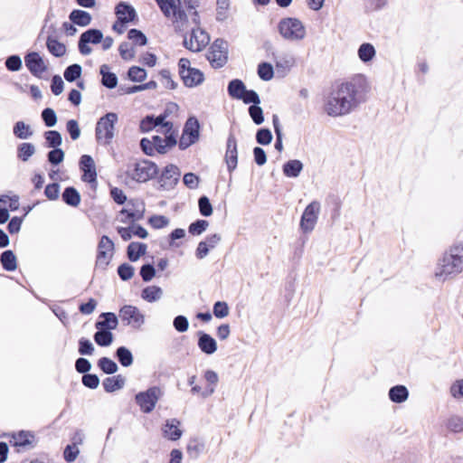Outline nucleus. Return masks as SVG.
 Returning a JSON list of instances; mask_svg holds the SVG:
<instances>
[{
    "mask_svg": "<svg viewBox=\"0 0 463 463\" xmlns=\"http://www.w3.org/2000/svg\"><path fill=\"white\" fill-rule=\"evenodd\" d=\"M356 92L354 83H341L327 97L325 103V111L331 117H339L350 113L356 106Z\"/></svg>",
    "mask_w": 463,
    "mask_h": 463,
    "instance_id": "1",
    "label": "nucleus"
},
{
    "mask_svg": "<svg viewBox=\"0 0 463 463\" xmlns=\"http://www.w3.org/2000/svg\"><path fill=\"white\" fill-rule=\"evenodd\" d=\"M463 270V242L453 245L444 253L439 260L435 273L436 277L446 279L450 275H456Z\"/></svg>",
    "mask_w": 463,
    "mask_h": 463,
    "instance_id": "2",
    "label": "nucleus"
},
{
    "mask_svg": "<svg viewBox=\"0 0 463 463\" xmlns=\"http://www.w3.org/2000/svg\"><path fill=\"white\" fill-rule=\"evenodd\" d=\"M279 34L287 41L298 42L306 37L307 32L303 23L298 18L286 17L278 24Z\"/></svg>",
    "mask_w": 463,
    "mask_h": 463,
    "instance_id": "3",
    "label": "nucleus"
},
{
    "mask_svg": "<svg viewBox=\"0 0 463 463\" xmlns=\"http://www.w3.org/2000/svg\"><path fill=\"white\" fill-rule=\"evenodd\" d=\"M118 115L109 112L101 117L96 125L95 135L99 143L109 145L115 136V124L118 122Z\"/></svg>",
    "mask_w": 463,
    "mask_h": 463,
    "instance_id": "4",
    "label": "nucleus"
},
{
    "mask_svg": "<svg viewBox=\"0 0 463 463\" xmlns=\"http://www.w3.org/2000/svg\"><path fill=\"white\" fill-rule=\"evenodd\" d=\"M158 172L157 165L151 161L142 160L128 167V175L137 182H146L154 178Z\"/></svg>",
    "mask_w": 463,
    "mask_h": 463,
    "instance_id": "5",
    "label": "nucleus"
},
{
    "mask_svg": "<svg viewBox=\"0 0 463 463\" xmlns=\"http://www.w3.org/2000/svg\"><path fill=\"white\" fill-rule=\"evenodd\" d=\"M179 75L184 86L194 88L202 84L204 80L203 73L191 67V62L186 58H181L178 61Z\"/></svg>",
    "mask_w": 463,
    "mask_h": 463,
    "instance_id": "6",
    "label": "nucleus"
},
{
    "mask_svg": "<svg viewBox=\"0 0 463 463\" xmlns=\"http://www.w3.org/2000/svg\"><path fill=\"white\" fill-rule=\"evenodd\" d=\"M163 394L164 392L161 388L153 386L145 392L137 393L135 401L142 412L150 413L155 409L156 402Z\"/></svg>",
    "mask_w": 463,
    "mask_h": 463,
    "instance_id": "7",
    "label": "nucleus"
},
{
    "mask_svg": "<svg viewBox=\"0 0 463 463\" xmlns=\"http://www.w3.org/2000/svg\"><path fill=\"white\" fill-rule=\"evenodd\" d=\"M206 57L213 68H222L228 59V43L216 39L210 46Z\"/></svg>",
    "mask_w": 463,
    "mask_h": 463,
    "instance_id": "8",
    "label": "nucleus"
},
{
    "mask_svg": "<svg viewBox=\"0 0 463 463\" xmlns=\"http://www.w3.org/2000/svg\"><path fill=\"white\" fill-rule=\"evenodd\" d=\"M114 253V242L106 235H103L98 244V251L95 266L105 270L111 261Z\"/></svg>",
    "mask_w": 463,
    "mask_h": 463,
    "instance_id": "9",
    "label": "nucleus"
},
{
    "mask_svg": "<svg viewBox=\"0 0 463 463\" xmlns=\"http://www.w3.org/2000/svg\"><path fill=\"white\" fill-rule=\"evenodd\" d=\"M119 318L134 329H139L145 323V316L137 307L131 305H125L120 308Z\"/></svg>",
    "mask_w": 463,
    "mask_h": 463,
    "instance_id": "10",
    "label": "nucleus"
},
{
    "mask_svg": "<svg viewBox=\"0 0 463 463\" xmlns=\"http://www.w3.org/2000/svg\"><path fill=\"white\" fill-rule=\"evenodd\" d=\"M210 42L209 34L200 27L192 30L190 38L184 40V45L191 52H201Z\"/></svg>",
    "mask_w": 463,
    "mask_h": 463,
    "instance_id": "11",
    "label": "nucleus"
},
{
    "mask_svg": "<svg viewBox=\"0 0 463 463\" xmlns=\"http://www.w3.org/2000/svg\"><path fill=\"white\" fill-rule=\"evenodd\" d=\"M103 39V33L99 29H89L82 33L80 36L78 47L79 51L82 55H89L92 50L89 46V43L98 44L101 43Z\"/></svg>",
    "mask_w": 463,
    "mask_h": 463,
    "instance_id": "12",
    "label": "nucleus"
},
{
    "mask_svg": "<svg viewBox=\"0 0 463 463\" xmlns=\"http://www.w3.org/2000/svg\"><path fill=\"white\" fill-rule=\"evenodd\" d=\"M320 203L317 201L310 203L301 216L300 227L305 232H311L317 221Z\"/></svg>",
    "mask_w": 463,
    "mask_h": 463,
    "instance_id": "13",
    "label": "nucleus"
},
{
    "mask_svg": "<svg viewBox=\"0 0 463 463\" xmlns=\"http://www.w3.org/2000/svg\"><path fill=\"white\" fill-rule=\"evenodd\" d=\"M145 203L139 199H131L128 202V208L122 209L120 214H126V219H121L122 222L140 221L144 218Z\"/></svg>",
    "mask_w": 463,
    "mask_h": 463,
    "instance_id": "14",
    "label": "nucleus"
},
{
    "mask_svg": "<svg viewBox=\"0 0 463 463\" xmlns=\"http://www.w3.org/2000/svg\"><path fill=\"white\" fill-rule=\"evenodd\" d=\"M19 200L20 197L17 194H14L12 192L0 194V204L8 203V208L0 207V224H4L9 220V211L14 212L19 209Z\"/></svg>",
    "mask_w": 463,
    "mask_h": 463,
    "instance_id": "15",
    "label": "nucleus"
},
{
    "mask_svg": "<svg viewBox=\"0 0 463 463\" xmlns=\"http://www.w3.org/2000/svg\"><path fill=\"white\" fill-rule=\"evenodd\" d=\"M225 162L229 172H232L238 164L237 140L233 134H230L227 138Z\"/></svg>",
    "mask_w": 463,
    "mask_h": 463,
    "instance_id": "16",
    "label": "nucleus"
},
{
    "mask_svg": "<svg viewBox=\"0 0 463 463\" xmlns=\"http://www.w3.org/2000/svg\"><path fill=\"white\" fill-rule=\"evenodd\" d=\"M179 176V168L175 165H168L162 172L159 183L165 189H169L177 184Z\"/></svg>",
    "mask_w": 463,
    "mask_h": 463,
    "instance_id": "17",
    "label": "nucleus"
},
{
    "mask_svg": "<svg viewBox=\"0 0 463 463\" xmlns=\"http://www.w3.org/2000/svg\"><path fill=\"white\" fill-rule=\"evenodd\" d=\"M199 349L205 354H213L217 350V343L216 340L204 332H198V342H197Z\"/></svg>",
    "mask_w": 463,
    "mask_h": 463,
    "instance_id": "18",
    "label": "nucleus"
},
{
    "mask_svg": "<svg viewBox=\"0 0 463 463\" xmlns=\"http://www.w3.org/2000/svg\"><path fill=\"white\" fill-rule=\"evenodd\" d=\"M115 13L119 22L123 23L132 22L137 16L134 7L126 2H119L115 8Z\"/></svg>",
    "mask_w": 463,
    "mask_h": 463,
    "instance_id": "19",
    "label": "nucleus"
},
{
    "mask_svg": "<svg viewBox=\"0 0 463 463\" xmlns=\"http://www.w3.org/2000/svg\"><path fill=\"white\" fill-rule=\"evenodd\" d=\"M100 317L103 318V320L97 321L95 324V327L97 329H103V330H114L117 328L118 324V319L117 316L112 312H106L102 313L100 315Z\"/></svg>",
    "mask_w": 463,
    "mask_h": 463,
    "instance_id": "20",
    "label": "nucleus"
},
{
    "mask_svg": "<svg viewBox=\"0 0 463 463\" xmlns=\"http://www.w3.org/2000/svg\"><path fill=\"white\" fill-rule=\"evenodd\" d=\"M180 421L176 419L166 420L163 431L166 438L171 440H177L182 436V430L179 429Z\"/></svg>",
    "mask_w": 463,
    "mask_h": 463,
    "instance_id": "21",
    "label": "nucleus"
},
{
    "mask_svg": "<svg viewBox=\"0 0 463 463\" xmlns=\"http://www.w3.org/2000/svg\"><path fill=\"white\" fill-rule=\"evenodd\" d=\"M10 444L14 448V451L20 453L22 449L29 446V431L21 430L18 433H13Z\"/></svg>",
    "mask_w": 463,
    "mask_h": 463,
    "instance_id": "22",
    "label": "nucleus"
},
{
    "mask_svg": "<svg viewBox=\"0 0 463 463\" xmlns=\"http://www.w3.org/2000/svg\"><path fill=\"white\" fill-rule=\"evenodd\" d=\"M47 70V66L39 53L31 52V73L38 78H42L43 73Z\"/></svg>",
    "mask_w": 463,
    "mask_h": 463,
    "instance_id": "23",
    "label": "nucleus"
},
{
    "mask_svg": "<svg viewBox=\"0 0 463 463\" xmlns=\"http://www.w3.org/2000/svg\"><path fill=\"white\" fill-rule=\"evenodd\" d=\"M69 18L73 24L82 27L88 26L92 19L88 12L80 9L73 10L70 14Z\"/></svg>",
    "mask_w": 463,
    "mask_h": 463,
    "instance_id": "24",
    "label": "nucleus"
},
{
    "mask_svg": "<svg viewBox=\"0 0 463 463\" xmlns=\"http://www.w3.org/2000/svg\"><path fill=\"white\" fill-rule=\"evenodd\" d=\"M303 164L300 160L292 159L288 160L283 165V174L287 177L296 178L303 170Z\"/></svg>",
    "mask_w": 463,
    "mask_h": 463,
    "instance_id": "25",
    "label": "nucleus"
},
{
    "mask_svg": "<svg viewBox=\"0 0 463 463\" xmlns=\"http://www.w3.org/2000/svg\"><path fill=\"white\" fill-rule=\"evenodd\" d=\"M0 263L6 271H14L17 268L16 256L11 250L3 251L0 255Z\"/></svg>",
    "mask_w": 463,
    "mask_h": 463,
    "instance_id": "26",
    "label": "nucleus"
},
{
    "mask_svg": "<svg viewBox=\"0 0 463 463\" xmlns=\"http://www.w3.org/2000/svg\"><path fill=\"white\" fill-rule=\"evenodd\" d=\"M102 384H103L104 390L107 392H113L120 390L124 387L125 378L120 374L111 376V377H107L103 381Z\"/></svg>",
    "mask_w": 463,
    "mask_h": 463,
    "instance_id": "27",
    "label": "nucleus"
},
{
    "mask_svg": "<svg viewBox=\"0 0 463 463\" xmlns=\"http://www.w3.org/2000/svg\"><path fill=\"white\" fill-rule=\"evenodd\" d=\"M227 90L232 99H240L244 97L246 87L242 80L234 79L229 82Z\"/></svg>",
    "mask_w": 463,
    "mask_h": 463,
    "instance_id": "28",
    "label": "nucleus"
},
{
    "mask_svg": "<svg viewBox=\"0 0 463 463\" xmlns=\"http://www.w3.org/2000/svg\"><path fill=\"white\" fill-rule=\"evenodd\" d=\"M409 397L408 389L404 385H396L390 389L389 398L392 402L402 403Z\"/></svg>",
    "mask_w": 463,
    "mask_h": 463,
    "instance_id": "29",
    "label": "nucleus"
},
{
    "mask_svg": "<svg viewBox=\"0 0 463 463\" xmlns=\"http://www.w3.org/2000/svg\"><path fill=\"white\" fill-rule=\"evenodd\" d=\"M63 202L72 207H76L80 203L79 192L72 186L66 187L61 194Z\"/></svg>",
    "mask_w": 463,
    "mask_h": 463,
    "instance_id": "30",
    "label": "nucleus"
},
{
    "mask_svg": "<svg viewBox=\"0 0 463 463\" xmlns=\"http://www.w3.org/2000/svg\"><path fill=\"white\" fill-rule=\"evenodd\" d=\"M146 245L141 242H131L128 246V258L131 261H137L146 251Z\"/></svg>",
    "mask_w": 463,
    "mask_h": 463,
    "instance_id": "31",
    "label": "nucleus"
},
{
    "mask_svg": "<svg viewBox=\"0 0 463 463\" xmlns=\"http://www.w3.org/2000/svg\"><path fill=\"white\" fill-rule=\"evenodd\" d=\"M163 296V290L157 286H148L141 292V298L147 302H156Z\"/></svg>",
    "mask_w": 463,
    "mask_h": 463,
    "instance_id": "32",
    "label": "nucleus"
},
{
    "mask_svg": "<svg viewBox=\"0 0 463 463\" xmlns=\"http://www.w3.org/2000/svg\"><path fill=\"white\" fill-rule=\"evenodd\" d=\"M48 51L55 57H61L66 53V46L55 38L49 36L46 41Z\"/></svg>",
    "mask_w": 463,
    "mask_h": 463,
    "instance_id": "33",
    "label": "nucleus"
},
{
    "mask_svg": "<svg viewBox=\"0 0 463 463\" xmlns=\"http://www.w3.org/2000/svg\"><path fill=\"white\" fill-rule=\"evenodd\" d=\"M108 70L109 66L106 64L100 67L101 83L108 89H114L118 84V77L115 73L108 71Z\"/></svg>",
    "mask_w": 463,
    "mask_h": 463,
    "instance_id": "34",
    "label": "nucleus"
},
{
    "mask_svg": "<svg viewBox=\"0 0 463 463\" xmlns=\"http://www.w3.org/2000/svg\"><path fill=\"white\" fill-rule=\"evenodd\" d=\"M200 125L196 118L190 117L184 127L183 133L198 140Z\"/></svg>",
    "mask_w": 463,
    "mask_h": 463,
    "instance_id": "35",
    "label": "nucleus"
},
{
    "mask_svg": "<svg viewBox=\"0 0 463 463\" xmlns=\"http://www.w3.org/2000/svg\"><path fill=\"white\" fill-rule=\"evenodd\" d=\"M93 338L99 346H109L113 342V334L109 330L97 329Z\"/></svg>",
    "mask_w": 463,
    "mask_h": 463,
    "instance_id": "36",
    "label": "nucleus"
},
{
    "mask_svg": "<svg viewBox=\"0 0 463 463\" xmlns=\"http://www.w3.org/2000/svg\"><path fill=\"white\" fill-rule=\"evenodd\" d=\"M116 357L124 367H128L133 364V354L130 350L125 346H120L117 349Z\"/></svg>",
    "mask_w": 463,
    "mask_h": 463,
    "instance_id": "37",
    "label": "nucleus"
},
{
    "mask_svg": "<svg viewBox=\"0 0 463 463\" xmlns=\"http://www.w3.org/2000/svg\"><path fill=\"white\" fill-rule=\"evenodd\" d=\"M375 53L376 52L374 47L368 43L361 44L358 49V57L364 62L372 61L375 56Z\"/></svg>",
    "mask_w": 463,
    "mask_h": 463,
    "instance_id": "38",
    "label": "nucleus"
},
{
    "mask_svg": "<svg viewBox=\"0 0 463 463\" xmlns=\"http://www.w3.org/2000/svg\"><path fill=\"white\" fill-rule=\"evenodd\" d=\"M44 137L48 147H58L62 143V137L60 132L56 130H48L44 133Z\"/></svg>",
    "mask_w": 463,
    "mask_h": 463,
    "instance_id": "39",
    "label": "nucleus"
},
{
    "mask_svg": "<svg viewBox=\"0 0 463 463\" xmlns=\"http://www.w3.org/2000/svg\"><path fill=\"white\" fill-rule=\"evenodd\" d=\"M98 366L103 373L107 374L115 373L118 369V364L108 357H101L98 361Z\"/></svg>",
    "mask_w": 463,
    "mask_h": 463,
    "instance_id": "40",
    "label": "nucleus"
},
{
    "mask_svg": "<svg viewBox=\"0 0 463 463\" xmlns=\"http://www.w3.org/2000/svg\"><path fill=\"white\" fill-rule=\"evenodd\" d=\"M82 72V68L80 64L74 63L68 66L64 71V78L67 81L72 82L78 80Z\"/></svg>",
    "mask_w": 463,
    "mask_h": 463,
    "instance_id": "41",
    "label": "nucleus"
},
{
    "mask_svg": "<svg viewBox=\"0 0 463 463\" xmlns=\"http://www.w3.org/2000/svg\"><path fill=\"white\" fill-rule=\"evenodd\" d=\"M204 449V444L198 439H191L187 444V453L192 458H197Z\"/></svg>",
    "mask_w": 463,
    "mask_h": 463,
    "instance_id": "42",
    "label": "nucleus"
},
{
    "mask_svg": "<svg viewBox=\"0 0 463 463\" xmlns=\"http://www.w3.org/2000/svg\"><path fill=\"white\" fill-rule=\"evenodd\" d=\"M118 52L121 58L125 61H130L134 59L136 55V51L133 44L128 42H123L120 43Z\"/></svg>",
    "mask_w": 463,
    "mask_h": 463,
    "instance_id": "43",
    "label": "nucleus"
},
{
    "mask_svg": "<svg viewBox=\"0 0 463 463\" xmlns=\"http://www.w3.org/2000/svg\"><path fill=\"white\" fill-rule=\"evenodd\" d=\"M128 38L131 40L135 45L145 46L147 43L146 36L137 29H130L128 33Z\"/></svg>",
    "mask_w": 463,
    "mask_h": 463,
    "instance_id": "44",
    "label": "nucleus"
},
{
    "mask_svg": "<svg viewBox=\"0 0 463 463\" xmlns=\"http://www.w3.org/2000/svg\"><path fill=\"white\" fill-rule=\"evenodd\" d=\"M128 75L130 80L142 82L146 78V71L141 67L132 66L128 69Z\"/></svg>",
    "mask_w": 463,
    "mask_h": 463,
    "instance_id": "45",
    "label": "nucleus"
},
{
    "mask_svg": "<svg viewBox=\"0 0 463 463\" xmlns=\"http://www.w3.org/2000/svg\"><path fill=\"white\" fill-rule=\"evenodd\" d=\"M216 20L224 21L228 16L230 0H216Z\"/></svg>",
    "mask_w": 463,
    "mask_h": 463,
    "instance_id": "46",
    "label": "nucleus"
},
{
    "mask_svg": "<svg viewBox=\"0 0 463 463\" xmlns=\"http://www.w3.org/2000/svg\"><path fill=\"white\" fill-rule=\"evenodd\" d=\"M42 119L47 128L54 127L57 123V115L51 108H46L42 111Z\"/></svg>",
    "mask_w": 463,
    "mask_h": 463,
    "instance_id": "47",
    "label": "nucleus"
},
{
    "mask_svg": "<svg viewBox=\"0 0 463 463\" xmlns=\"http://www.w3.org/2000/svg\"><path fill=\"white\" fill-rule=\"evenodd\" d=\"M258 75L263 80H270L274 75L273 67L268 62H261L258 67Z\"/></svg>",
    "mask_w": 463,
    "mask_h": 463,
    "instance_id": "48",
    "label": "nucleus"
},
{
    "mask_svg": "<svg viewBox=\"0 0 463 463\" xmlns=\"http://www.w3.org/2000/svg\"><path fill=\"white\" fill-rule=\"evenodd\" d=\"M170 18L173 19V23L176 27L183 26L184 24L187 22V15L185 12L178 5L174 9L173 13H171Z\"/></svg>",
    "mask_w": 463,
    "mask_h": 463,
    "instance_id": "49",
    "label": "nucleus"
},
{
    "mask_svg": "<svg viewBox=\"0 0 463 463\" xmlns=\"http://www.w3.org/2000/svg\"><path fill=\"white\" fill-rule=\"evenodd\" d=\"M198 206L200 213L203 216L208 217L213 214V206L207 196L203 195L198 200Z\"/></svg>",
    "mask_w": 463,
    "mask_h": 463,
    "instance_id": "50",
    "label": "nucleus"
},
{
    "mask_svg": "<svg viewBox=\"0 0 463 463\" xmlns=\"http://www.w3.org/2000/svg\"><path fill=\"white\" fill-rule=\"evenodd\" d=\"M5 64L9 71H18L22 68V59L19 55L13 54L6 58Z\"/></svg>",
    "mask_w": 463,
    "mask_h": 463,
    "instance_id": "51",
    "label": "nucleus"
},
{
    "mask_svg": "<svg viewBox=\"0 0 463 463\" xmlns=\"http://www.w3.org/2000/svg\"><path fill=\"white\" fill-rule=\"evenodd\" d=\"M93 344L87 338L81 337L79 340V353L81 355H92L94 353Z\"/></svg>",
    "mask_w": 463,
    "mask_h": 463,
    "instance_id": "52",
    "label": "nucleus"
},
{
    "mask_svg": "<svg viewBox=\"0 0 463 463\" xmlns=\"http://www.w3.org/2000/svg\"><path fill=\"white\" fill-rule=\"evenodd\" d=\"M229 306L224 301H217L213 305V312L217 318H223L229 315Z\"/></svg>",
    "mask_w": 463,
    "mask_h": 463,
    "instance_id": "53",
    "label": "nucleus"
},
{
    "mask_svg": "<svg viewBox=\"0 0 463 463\" xmlns=\"http://www.w3.org/2000/svg\"><path fill=\"white\" fill-rule=\"evenodd\" d=\"M249 114L252 121L256 125H260L264 121L263 110L259 105H250L249 108Z\"/></svg>",
    "mask_w": 463,
    "mask_h": 463,
    "instance_id": "54",
    "label": "nucleus"
},
{
    "mask_svg": "<svg viewBox=\"0 0 463 463\" xmlns=\"http://www.w3.org/2000/svg\"><path fill=\"white\" fill-rule=\"evenodd\" d=\"M134 267L128 263H123L118 268V274L119 278L124 280H129L134 275Z\"/></svg>",
    "mask_w": 463,
    "mask_h": 463,
    "instance_id": "55",
    "label": "nucleus"
},
{
    "mask_svg": "<svg viewBox=\"0 0 463 463\" xmlns=\"http://www.w3.org/2000/svg\"><path fill=\"white\" fill-rule=\"evenodd\" d=\"M208 226L209 222L206 220H197L190 224L188 231L193 235H200L207 229Z\"/></svg>",
    "mask_w": 463,
    "mask_h": 463,
    "instance_id": "56",
    "label": "nucleus"
},
{
    "mask_svg": "<svg viewBox=\"0 0 463 463\" xmlns=\"http://www.w3.org/2000/svg\"><path fill=\"white\" fill-rule=\"evenodd\" d=\"M14 135L18 138H27L29 137V125L24 121H17L14 126Z\"/></svg>",
    "mask_w": 463,
    "mask_h": 463,
    "instance_id": "57",
    "label": "nucleus"
},
{
    "mask_svg": "<svg viewBox=\"0 0 463 463\" xmlns=\"http://www.w3.org/2000/svg\"><path fill=\"white\" fill-rule=\"evenodd\" d=\"M256 140L260 145H269L272 140V134L269 128H260L256 134Z\"/></svg>",
    "mask_w": 463,
    "mask_h": 463,
    "instance_id": "58",
    "label": "nucleus"
},
{
    "mask_svg": "<svg viewBox=\"0 0 463 463\" xmlns=\"http://www.w3.org/2000/svg\"><path fill=\"white\" fill-rule=\"evenodd\" d=\"M447 427L453 432L463 431V418L459 416H451L448 420Z\"/></svg>",
    "mask_w": 463,
    "mask_h": 463,
    "instance_id": "59",
    "label": "nucleus"
},
{
    "mask_svg": "<svg viewBox=\"0 0 463 463\" xmlns=\"http://www.w3.org/2000/svg\"><path fill=\"white\" fill-rule=\"evenodd\" d=\"M47 157H48V161L52 165H56L63 161L64 152L62 151V149H61L59 147H55L48 153Z\"/></svg>",
    "mask_w": 463,
    "mask_h": 463,
    "instance_id": "60",
    "label": "nucleus"
},
{
    "mask_svg": "<svg viewBox=\"0 0 463 463\" xmlns=\"http://www.w3.org/2000/svg\"><path fill=\"white\" fill-rule=\"evenodd\" d=\"M159 75L162 79V83L165 88L175 90L177 87L176 82L172 79L169 70H161Z\"/></svg>",
    "mask_w": 463,
    "mask_h": 463,
    "instance_id": "61",
    "label": "nucleus"
},
{
    "mask_svg": "<svg viewBox=\"0 0 463 463\" xmlns=\"http://www.w3.org/2000/svg\"><path fill=\"white\" fill-rule=\"evenodd\" d=\"M174 327L180 333L186 332L189 327V322L186 317L179 315L174 318Z\"/></svg>",
    "mask_w": 463,
    "mask_h": 463,
    "instance_id": "62",
    "label": "nucleus"
},
{
    "mask_svg": "<svg viewBox=\"0 0 463 463\" xmlns=\"http://www.w3.org/2000/svg\"><path fill=\"white\" fill-rule=\"evenodd\" d=\"M81 381L83 385L90 389H96L99 384V378L93 373L83 374Z\"/></svg>",
    "mask_w": 463,
    "mask_h": 463,
    "instance_id": "63",
    "label": "nucleus"
},
{
    "mask_svg": "<svg viewBox=\"0 0 463 463\" xmlns=\"http://www.w3.org/2000/svg\"><path fill=\"white\" fill-rule=\"evenodd\" d=\"M60 194V185L58 183L48 184L44 189V194L49 200H57Z\"/></svg>",
    "mask_w": 463,
    "mask_h": 463,
    "instance_id": "64",
    "label": "nucleus"
}]
</instances>
